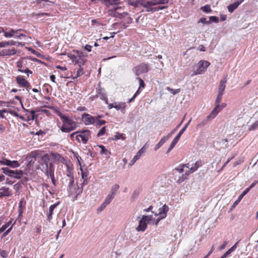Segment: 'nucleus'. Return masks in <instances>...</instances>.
Segmentation results:
<instances>
[{"label": "nucleus", "instance_id": "nucleus-1", "mask_svg": "<svg viewBox=\"0 0 258 258\" xmlns=\"http://www.w3.org/2000/svg\"><path fill=\"white\" fill-rule=\"evenodd\" d=\"M56 114L60 117L62 122L61 124H58V126L62 132L70 133L77 128V122L69 116L64 115L59 111H57Z\"/></svg>", "mask_w": 258, "mask_h": 258}, {"label": "nucleus", "instance_id": "nucleus-2", "mask_svg": "<svg viewBox=\"0 0 258 258\" xmlns=\"http://www.w3.org/2000/svg\"><path fill=\"white\" fill-rule=\"evenodd\" d=\"M109 15L115 17L122 18L127 16L128 14L124 11V6L118 0H113L108 6Z\"/></svg>", "mask_w": 258, "mask_h": 258}, {"label": "nucleus", "instance_id": "nucleus-3", "mask_svg": "<svg viewBox=\"0 0 258 258\" xmlns=\"http://www.w3.org/2000/svg\"><path fill=\"white\" fill-rule=\"evenodd\" d=\"M169 0H142L140 4L144 9L142 11L146 12H156L159 10H162L165 8V7H157L155 6L167 3Z\"/></svg>", "mask_w": 258, "mask_h": 258}, {"label": "nucleus", "instance_id": "nucleus-4", "mask_svg": "<svg viewBox=\"0 0 258 258\" xmlns=\"http://www.w3.org/2000/svg\"><path fill=\"white\" fill-rule=\"evenodd\" d=\"M67 171L66 175L68 176V179H66V182L68 184V190L71 193L74 192L77 193V191H75L76 188L73 189L74 185V177L73 173V165L71 163H67Z\"/></svg>", "mask_w": 258, "mask_h": 258}, {"label": "nucleus", "instance_id": "nucleus-5", "mask_svg": "<svg viewBox=\"0 0 258 258\" xmlns=\"http://www.w3.org/2000/svg\"><path fill=\"white\" fill-rule=\"evenodd\" d=\"M78 135L76 139L79 143L86 144L91 138V132L89 130H82L77 131Z\"/></svg>", "mask_w": 258, "mask_h": 258}, {"label": "nucleus", "instance_id": "nucleus-6", "mask_svg": "<svg viewBox=\"0 0 258 258\" xmlns=\"http://www.w3.org/2000/svg\"><path fill=\"white\" fill-rule=\"evenodd\" d=\"M77 55L69 53L68 54V56L71 59L73 62L76 64H84L86 60L82 58L83 52L79 50H74Z\"/></svg>", "mask_w": 258, "mask_h": 258}, {"label": "nucleus", "instance_id": "nucleus-7", "mask_svg": "<svg viewBox=\"0 0 258 258\" xmlns=\"http://www.w3.org/2000/svg\"><path fill=\"white\" fill-rule=\"evenodd\" d=\"M210 65V63L207 60H200L197 64V69L194 71L192 76L202 74Z\"/></svg>", "mask_w": 258, "mask_h": 258}, {"label": "nucleus", "instance_id": "nucleus-8", "mask_svg": "<svg viewBox=\"0 0 258 258\" xmlns=\"http://www.w3.org/2000/svg\"><path fill=\"white\" fill-rule=\"evenodd\" d=\"M152 216H143L142 219L139 221V224L137 227L138 231L144 232L147 229L148 223L151 220Z\"/></svg>", "mask_w": 258, "mask_h": 258}, {"label": "nucleus", "instance_id": "nucleus-9", "mask_svg": "<svg viewBox=\"0 0 258 258\" xmlns=\"http://www.w3.org/2000/svg\"><path fill=\"white\" fill-rule=\"evenodd\" d=\"M133 71L137 76L144 73H146L149 71V65L147 63H141L136 66Z\"/></svg>", "mask_w": 258, "mask_h": 258}, {"label": "nucleus", "instance_id": "nucleus-10", "mask_svg": "<svg viewBox=\"0 0 258 258\" xmlns=\"http://www.w3.org/2000/svg\"><path fill=\"white\" fill-rule=\"evenodd\" d=\"M26 60L25 58H22L17 62V67L18 68V71L21 73L27 74V77H29V74H32V72L27 67H25L26 64Z\"/></svg>", "mask_w": 258, "mask_h": 258}, {"label": "nucleus", "instance_id": "nucleus-11", "mask_svg": "<svg viewBox=\"0 0 258 258\" xmlns=\"http://www.w3.org/2000/svg\"><path fill=\"white\" fill-rule=\"evenodd\" d=\"M191 119H190L185 124L184 127L180 131V132L178 133L177 135L175 137V138L172 141L170 147L168 149V152L170 151L175 146V145L177 144L178 141L179 140L182 134L184 133V132L186 130L187 127H188V125L189 124Z\"/></svg>", "mask_w": 258, "mask_h": 258}, {"label": "nucleus", "instance_id": "nucleus-12", "mask_svg": "<svg viewBox=\"0 0 258 258\" xmlns=\"http://www.w3.org/2000/svg\"><path fill=\"white\" fill-rule=\"evenodd\" d=\"M17 84L20 87L26 88L27 90L31 89V85L29 82L26 80L22 76H18L16 79Z\"/></svg>", "mask_w": 258, "mask_h": 258}, {"label": "nucleus", "instance_id": "nucleus-13", "mask_svg": "<svg viewBox=\"0 0 258 258\" xmlns=\"http://www.w3.org/2000/svg\"><path fill=\"white\" fill-rule=\"evenodd\" d=\"M77 160L79 163V164L80 166V171H81V178L83 180V182L82 183V185H87L88 184V176L89 175V172L88 170L87 169H83L82 167H81V163L79 159L77 157Z\"/></svg>", "mask_w": 258, "mask_h": 258}, {"label": "nucleus", "instance_id": "nucleus-14", "mask_svg": "<svg viewBox=\"0 0 258 258\" xmlns=\"http://www.w3.org/2000/svg\"><path fill=\"white\" fill-rule=\"evenodd\" d=\"M96 118L90 114L85 113L82 115V120L85 125L93 124Z\"/></svg>", "mask_w": 258, "mask_h": 258}, {"label": "nucleus", "instance_id": "nucleus-15", "mask_svg": "<svg viewBox=\"0 0 258 258\" xmlns=\"http://www.w3.org/2000/svg\"><path fill=\"white\" fill-rule=\"evenodd\" d=\"M23 30L21 29H17V30H14L13 29H11L10 30V32H5V34H4V36L7 38H11V37H15L19 38L21 37H25L26 36L24 34H20L19 35H15V33H17L18 31H22Z\"/></svg>", "mask_w": 258, "mask_h": 258}, {"label": "nucleus", "instance_id": "nucleus-16", "mask_svg": "<svg viewBox=\"0 0 258 258\" xmlns=\"http://www.w3.org/2000/svg\"><path fill=\"white\" fill-rule=\"evenodd\" d=\"M137 79L138 80L139 82V88L138 90L136 91V92L134 94L132 98L128 100V103H131L134 101L136 97L141 92L142 89H144L145 88L146 85L144 81L140 77H137Z\"/></svg>", "mask_w": 258, "mask_h": 258}, {"label": "nucleus", "instance_id": "nucleus-17", "mask_svg": "<svg viewBox=\"0 0 258 258\" xmlns=\"http://www.w3.org/2000/svg\"><path fill=\"white\" fill-rule=\"evenodd\" d=\"M60 204V202H57V203L51 205L48 209V211L46 212V217L47 220L49 222H50L52 219V215L53 213V211L55 208L57 207V206Z\"/></svg>", "mask_w": 258, "mask_h": 258}, {"label": "nucleus", "instance_id": "nucleus-18", "mask_svg": "<svg viewBox=\"0 0 258 258\" xmlns=\"http://www.w3.org/2000/svg\"><path fill=\"white\" fill-rule=\"evenodd\" d=\"M97 96L99 97L100 99L105 101L106 104H108V99L105 90L99 87L97 90Z\"/></svg>", "mask_w": 258, "mask_h": 258}, {"label": "nucleus", "instance_id": "nucleus-19", "mask_svg": "<svg viewBox=\"0 0 258 258\" xmlns=\"http://www.w3.org/2000/svg\"><path fill=\"white\" fill-rule=\"evenodd\" d=\"M17 50L15 48L12 49H4L0 51V56H11L17 53Z\"/></svg>", "mask_w": 258, "mask_h": 258}, {"label": "nucleus", "instance_id": "nucleus-20", "mask_svg": "<svg viewBox=\"0 0 258 258\" xmlns=\"http://www.w3.org/2000/svg\"><path fill=\"white\" fill-rule=\"evenodd\" d=\"M54 168L52 163H50L49 164H46V169L45 171V174L48 177H51L54 175Z\"/></svg>", "mask_w": 258, "mask_h": 258}, {"label": "nucleus", "instance_id": "nucleus-21", "mask_svg": "<svg viewBox=\"0 0 258 258\" xmlns=\"http://www.w3.org/2000/svg\"><path fill=\"white\" fill-rule=\"evenodd\" d=\"M168 210L169 208L166 204H164L159 209V215L161 219H163L166 217Z\"/></svg>", "mask_w": 258, "mask_h": 258}, {"label": "nucleus", "instance_id": "nucleus-22", "mask_svg": "<svg viewBox=\"0 0 258 258\" xmlns=\"http://www.w3.org/2000/svg\"><path fill=\"white\" fill-rule=\"evenodd\" d=\"M227 82L226 76L223 77L222 79L221 80L219 88H218V93L223 94L226 88V83Z\"/></svg>", "mask_w": 258, "mask_h": 258}, {"label": "nucleus", "instance_id": "nucleus-23", "mask_svg": "<svg viewBox=\"0 0 258 258\" xmlns=\"http://www.w3.org/2000/svg\"><path fill=\"white\" fill-rule=\"evenodd\" d=\"M35 111L33 110H26L25 116L26 117V121L34 120L35 118Z\"/></svg>", "mask_w": 258, "mask_h": 258}, {"label": "nucleus", "instance_id": "nucleus-24", "mask_svg": "<svg viewBox=\"0 0 258 258\" xmlns=\"http://www.w3.org/2000/svg\"><path fill=\"white\" fill-rule=\"evenodd\" d=\"M219 106H216L210 114L207 116L208 119L214 118L221 111L219 109Z\"/></svg>", "mask_w": 258, "mask_h": 258}, {"label": "nucleus", "instance_id": "nucleus-25", "mask_svg": "<svg viewBox=\"0 0 258 258\" xmlns=\"http://www.w3.org/2000/svg\"><path fill=\"white\" fill-rule=\"evenodd\" d=\"M0 190H3V191L0 192V198L9 197L12 195V191L8 187L3 186L0 188Z\"/></svg>", "mask_w": 258, "mask_h": 258}, {"label": "nucleus", "instance_id": "nucleus-26", "mask_svg": "<svg viewBox=\"0 0 258 258\" xmlns=\"http://www.w3.org/2000/svg\"><path fill=\"white\" fill-rule=\"evenodd\" d=\"M243 0L235 2L234 3L230 4L228 7V11L230 13H232L238 6L243 2Z\"/></svg>", "mask_w": 258, "mask_h": 258}, {"label": "nucleus", "instance_id": "nucleus-27", "mask_svg": "<svg viewBox=\"0 0 258 258\" xmlns=\"http://www.w3.org/2000/svg\"><path fill=\"white\" fill-rule=\"evenodd\" d=\"M203 164V162L202 160H198L197 161L194 166H192L188 170V172H189L190 173H193L194 172L196 171V170H197V169L200 167H202V165Z\"/></svg>", "mask_w": 258, "mask_h": 258}, {"label": "nucleus", "instance_id": "nucleus-28", "mask_svg": "<svg viewBox=\"0 0 258 258\" xmlns=\"http://www.w3.org/2000/svg\"><path fill=\"white\" fill-rule=\"evenodd\" d=\"M126 107V103L125 102H115L114 108L117 110H121L124 111Z\"/></svg>", "mask_w": 258, "mask_h": 258}, {"label": "nucleus", "instance_id": "nucleus-29", "mask_svg": "<svg viewBox=\"0 0 258 258\" xmlns=\"http://www.w3.org/2000/svg\"><path fill=\"white\" fill-rule=\"evenodd\" d=\"M190 172L186 171L185 174H183L180 176L176 180V182L178 183H181L183 182L185 180L188 178Z\"/></svg>", "mask_w": 258, "mask_h": 258}, {"label": "nucleus", "instance_id": "nucleus-30", "mask_svg": "<svg viewBox=\"0 0 258 258\" xmlns=\"http://www.w3.org/2000/svg\"><path fill=\"white\" fill-rule=\"evenodd\" d=\"M52 157L55 160H57L59 162L64 163V162L66 161L65 159L58 153H53L52 154Z\"/></svg>", "mask_w": 258, "mask_h": 258}, {"label": "nucleus", "instance_id": "nucleus-31", "mask_svg": "<svg viewBox=\"0 0 258 258\" xmlns=\"http://www.w3.org/2000/svg\"><path fill=\"white\" fill-rule=\"evenodd\" d=\"M78 64L79 66V69L77 71L76 74L75 75V76L73 77L74 79H77V78L82 76L84 74V69L82 67H81V64Z\"/></svg>", "mask_w": 258, "mask_h": 258}, {"label": "nucleus", "instance_id": "nucleus-32", "mask_svg": "<svg viewBox=\"0 0 258 258\" xmlns=\"http://www.w3.org/2000/svg\"><path fill=\"white\" fill-rule=\"evenodd\" d=\"M119 188V186L117 184H115L114 185H113L111 188V190L110 191V193L109 194L111 195L112 196L115 197L116 195V191L118 190V189Z\"/></svg>", "mask_w": 258, "mask_h": 258}, {"label": "nucleus", "instance_id": "nucleus-33", "mask_svg": "<svg viewBox=\"0 0 258 258\" xmlns=\"http://www.w3.org/2000/svg\"><path fill=\"white\" fill-rule=\"evenodd\" d=\"M24 172L21 170H15L14 174V178L16 179H20L23 175Z\"/></svg>", "mask_w": 258, "mask_h": 258}, {"label": "nucleus", "instance_id": "nucleus-34", "mask_svg": "<svg viewBox=\"0 0 258 258\" xmlns=\"http://www.w3.org/2000/svg\"><path fill=\"white\" fill-rule=\"evenodd\" d=\"M184 167L189 168L188 164L181 165L178 167L175 168V170L177 171L179 173H181L183 172Z\"/></svg>", "mask_w": 258, "mask_h": 258}, {"label": "nucleus", "instance_id": "nucleus-35", "mask_svg": "<svg viewBox=\"0 0 258 258\" xmlns=\"http://www.w3.org/2000/svg\"><path fill=\"white\" fill-rule=\"evenodd\" d=\"M201 9V10H202L203 12L207 13L212 12L210 6L209 5H206L203 7H202Z\"/></svg>", "mask_w": 258, "mask_h": 258}, {"label": "nucleus", "instance_id": "nucleus-36", "mask_svg": "<svg viewBox=\"0 0 258 258\" xmlns=\"http://www.w3.org/2000/svg\"><path fill=\"white\" fill-rule=\"evenodd\" d=\"M114 197L112 196L111 195L108 194L107 196L106 197L104 203H105L107 205H109L112 200L114 199Z\"/></svg>", "mask_w": 258, "mask_h": 258}, {"label": "nucleus", "instance_id": "nucleus-37", "mask_svg": "<svg viewBox=\"0 0 258 258\" xmlns=\"http://www.w3.org/2000/svg\"><path fill=\"white\" fill-rule=\"evenodd\" d=\"M223 94L218 93V95L215 101L216 106H220V103L222 98V95Z\"/></svg>", "mask_w": 258, "mask_h": 258}, {"label": "nucleus", "instance_id": "nucleus-38", "mask_svg": "<svg viewBox=\"0 0 258 258\" xmlns=\"http://www.w3.org/2000/svg\"><path fill=\"white\" fill-rule=\"evenodd\" d=\"M105 123L106 121L104 120H95V122L93 124H94L97 127H99Z\"/></svg>", "mask_w": 258, "mask_h": 258}, {"label": "nucleus", "instance_id": "nucleus-39", "mask_svg": "<svg viewBox=\"0 0 258 258\" xmlns=\"http://www.w3.org/2000/svg\"><path fill=\"white\" fill-rule=\"evenodd\" d=\"M166 90L169 91L171 93H172L173 95H175L180 92V89H173L169 87H166Z\"/></svg>", "mask_w": 258, "mask_h": 258}, {"label": "nucleus", "instance_id": "nucleus-40", "mask_svg": "<svg viewBox=\"0 0 258 258\" xmlns=\"http://www.w3.org/2000/svg\"><path fill=\"white\" fill-rule=\"evenodd\" d=\"M98 147L101 148V150L100 151V154L107 155L108 153L110 154V152L105 148V147L103 145H99Z\"/></svg>", "mask_w": 258, "mask_h": 258}, {"label": "nucleus", "instance_id": "nucleus-41", "mask_svg": "<svg viewBox=\"0 0 258 258\" xmlns=\"http://www.w3.org/2000/svg\"><path fill=\"white\" fill-rule=\"evenodd\" d=\"M9 166H10L11 167H12V168H17V167H18L20 166V164L19 163L18 161H16V160L11 161V163L10 164Z\"/></svg>", "mask_w": 258, "mask_h": 258}, {"label": "nucleus", "instance_id": "nucleus-42", "mask_svg": "<svg viewBox=\"0 0 258 258\" xmlns=\"http://www.w3.org/2000/svg\"><path fill=\"white\" fill-rule=\"evenodd\" d=\"M140 157L141 156L137 153V154L134 157L133 159L130 161V165L132 166L133 164H134L140 158Z\"/></svg>", "mask_w": 258, "mask_h": 258}, {"label": "nucleus", "instance_id": "nucleus-43", "mask_svg": "<svg viewBox=\"0 0 258 258\" xmlns=\"http://www.w3.org/2000/svg\"><path fill=\"white\" fill-rule=\"evenodd\" d=\"M10 163H11V160L7 159L4 158L3 160H0V164L1 165H7V166H9Z\"/></svg>", "mask_w": 258, "mask_h": 258}, {"label": "nucleus", "instance_id": "nucleus-44", "mask_svg": "<svg viewBox=\"0 0 258 258\" xmlns=\"http://www.w3.org/2000/svg\"><path fill=\"white\" fill-rule=\"evenodd\" d=\"M14 224H15V223L8 230H7L6 231L3 232L4 233L3 234L2 236V238L5 237L6 236H7L9 234V233L12 230Z\"/></svg>", "mask_w": 258, "mask_h": 258}, {"label": "nucleus", "instance_id": "nucleus-45", "mask_svg": "<svg viewBox=\"0 0 258 258\" xmlns=\"http://www.w3.org/2000/svg\"><path fill=\"white\" fill-rule=\"evenodd\" d=\"M106 132V127L103 126L102 128H101V130L99 131V132L97 134V137H100L102 136H103Z\"/></svg>", "mask_w": 258, "mask_h": 258}, {"label": "nucleus", "instance_id": "nucleus-46", "mask_svg": "<svg viewBox=\"0 0 258 258\" xmlns=\"http://www.w3.org/2000/svg\"><path fill=\"white\" fill-rule=\"evenodd\" d=\"M249 191L248 189H245L238 197V202H240L243 197Z\"/></svg>", "mask_w": 258, "mask_h": 258}, {"label": "nucleus", "instance_id": "nucleus-47", "mask_svg": "<svg viewBox=\"0 0 258 258\" xmlns=\"http://www.w3.org/2000/svg\"><path fill=\"white\" fill-rule=\"evenodd\" d=\"M115 138L117 140L121 139L124 140L125 139V136L123 134L117 133L115 136Z\"/></svg>", "mask_w": 258, "mask_h": 258}, {"label": "nucleus", "instance_id": "nucleus-48", "mask_svg": "<svg viewBox=\"0 0 258 258\" xmlns=\"http://www.w3.org/2000/svg\"><path fill=\"white\" fill-rule=\"evenodd\" d=\"M9 45H10V41L0 42V47H4L6 46H9Z\"/></svg>", "mask_w": 258, "mask_h": 258}, {"label": "nucleus", "instance_id": "nucleus-49", "mask_svg": "<svg viewBox=\"0 0 258 258\" xmlns=\"http://www.w3.org/2000/svg\"><path fill=\"white\" fill-rule=\"evenodd\" d=\"M210 22H213L215 23H218L219 22V18L216 16H211L210 17Z\"/></svg>", "mask_w": 258, "mask_h": 258}, {"label": "nucleus", "instance_id": "nucleus-50", "mask_svg": "<svg viewBox=\"0 0 258 258\" xmlns=\"http://www.w3.org/2000/svg\"><path fill=\"white\" fill-rule=\"evenodd\" d=\"M0 255L2 257L6 258L8 256V253L5 250L0 248Z\"/></svg>", "mask_w": 258, "mask_h": 258}, {"label": "nucleus", "instance_id": "nucleus-51", "mask_svg": "<svg viewBox=\"0 0 258 258\" xmlns=\"http://www.w3.org/2000/svg\"><path fill=\"white\" fill-rule=\"evenodd\" d=\"M232 252L229 249L226 252H225L220 258H226L227 256L231 253Z\"/></svg>", "mask_w": 258, "mask_h": 258}, {"label": "nucleus", "instance_id": "nucleus-52", "mask_svg": "<svg viewBox=\"0 0 258 258\" xmlns=\"http://www.w3.org/2000/svg\"><path fill=\"white\" fill-rule=\"evenodd\" d=\"M258 127V121H256L255 122H254L253 124H252L249 130H255L257 127Z\"/></svg>", "mask_w": 258, "mask_h": 258}, {"label": "nucleus", "instance_id": "nucleus-53", "mask_svg": "<svg viewBox=\"0 0 258 258\" xmlns=\"http://www.w3.org/2000/svg\"><path fill=\"white\" fill-rule=\"evenodd\" d=\"M107 206V204H106L105 203H104V202H103V203L101 205L100 207L98 208V211H100V212L102 211V210H103L106 208V207Z\"/></svg>", "mask_w": 258, "mask_h": 258}, {"label": "nucleus", "instance_id": "nucleus-54", "mask_svg": "<svg viewBox=\"0 0 258 258\" xmlns=\"http://www.w3.org/2000/svg\"><path fill=\"white\" fill-rule=\"evenodd\" d=\"M198 23H205V24H209L210 22L206 21V18L205 17H203L201 18L199 21H198Z\"/></svg>", "mask_w": 258, "mask_h": 258}, {"label": "nucleus", "instance_id": "nucleus-55", "mask_svg": "<svg viewBox=\"0 0 258 258\" xmlns=\"http://www.w3.org/2000/svg\"><path fill=\"white\" fill-rule=\"evenodd\" d=\"M35 15L37 17H41V16H50V14L49 13H40L35 14Z\"/></svg>", "mask_w": 258, "mask_h": 258}, {"label": "nucleus", "instance_id": "nucleus-56", "mask_svg": "<svg viewBox=\"0 0 258 258\" xmlns=\"http://www.w3.org/2000/svg\"><path fill=\"white\" fill-rule=\"evenodd\" d=\"M145 151H146V149L143 147L138 152L137 154L141 157L142 154L145 152Z\"/></svg>", "mask_w": 258, "mask_h": 258}, {"label": "nucleus", "instance_id": "nucleus-57", "mask_svg": "<svg viewBox=\"0 0 258 258\" xmlns=\"http://www.w3.org/2000/svg\"><path fill=\"white\" fill-rule=\"evenodd\" d=\"M8 111L6 109H3L0 110V117L4 118H5L4 113H7Z\"/></svg>", "mask_w": 258, "mask_h": 258}, {"label": "nucleus", "instance_id": "nucleus-58", "mask_svg": "<svg viewBox=\"0 0 258 258\" xmlns=\"http://www.w3.org/2000/svg\"><path fill=\"white\" fill-rule=\"evenodd\" d=\"M8 227V225L6 224L2 225V226L0 228V233L4 232Z\"/></svg>", "mask_w": 258, "mask_h": 258}, {"label": "nucleus", "instance_id": "nucleus-59", "mask_svg": "<svg viewBox=\"0 0 258 258\" xmlns=\"http://www.w3.org/2000/svg\"><path fill=\"white\" fill-rule=\"evenodd\" d=\"M2 170L3 171V172L4 174L8 175L9 171L10 170V169L8 167H3L2 168Z\"/></svg>", "mask_w": 258, "mask_h": 258}, {"label": "nucleus", "instance_id": "nucleus-60", "mask_svg": "<svg viewBox=\"0 0 258 258\" xmlns=\"http://www.w3.org/2000/svg\"><path fill=\"white\" fill-rule=\"evenodd\" d=\"M92 46L87 44L84 47V50H87L88 52H90L91 51Z\"/></svg>", "mask_w": 258, "mask_h": 258}, {"label": "nucleus", "instance_id": "nucleus-61", "mask_svg": "<svg viewBox=\"0 0 258 258\" xmlns=\"http://www.w3.org/2000/svg\"><path fill=\"white\" fill-rule=\"evenodd\" d=\"M228 242L226 241H225L219 247V249L222 250L225 248L226 245L227 244Z\"/></svg>", "mask_w": 258, "mask_h": 258}, {"label": "nucleus", "instance_id": "nucleus-62", "mask_svg": "<svg viewBox=\"0 0 258 258\" xmlns=\"http://www.w3.org/2000/svg\"><path fill=\"white\" fill-rule=\"evenodd\" d=\"M14 172H15V170H10H10L9 171V173H8L7 175L10 176V177H14Z\"/></svg>", "mask_w": 258, "mask_h": 258}, {"label": "nucleus", "instance_id": "nucleus-63", "mask_svg": "<svg viewBox=\"0 0 258 258\" xmlns=\"http://www.w3.org/2000/svg\"><path fill=\"white\" fill-rule=\"evenodd\" d=\"M238 242H237L236 243H235L230 248H229L232 252L234 251L236 248H237V244Z\"/></svg>", "mask_w": 258, "mask_h": 258}, {"label": "nucleus", "instance_id": "nucleus-64", "mask_svg": "<svg viewBox=\"0 0 258 258\" xmlns=\"http://www.w3.org/2000/svg\"><path fill=\"white\" fill-rule=\"evenodd\" d=\"M238 242H237L236 243H235L230 248H229L232 252L234 251L236 248H237V244Z\"/></svg>", "mask_w": 258, "mask_h": 258}]
</instances>
